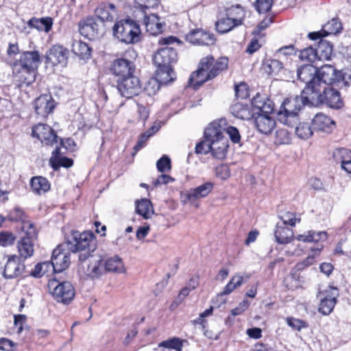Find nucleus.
I'll return each mask as SVG.
<instances>
[{"label": "nucleus", "instance_id": "nucleus-1", "mask_svg": "<svg viewBox=\"0 0 351 351\" xmlns=\"http://www.w3.org/2000/svg\"><path fill=\"white\" fill-rule=\"evenodd\" d=\"M228 64V59L226 57H221L217 60L213 56L204 57L200 60L198 69L191 74L189 81L194 82L193 86L197 88L227 69Z\"/></svg>", "mask_w": 351, "mask_h": 351}, {"label": "nucleus", "instance_id": "nucleus-2", "mask_svg": "<svg viewBox=\"0 0 351 351\" xmlns=\"http://www.w3.org/2000/svg\"><path fill=\"white\" fill-rule=\"evenodd\" d=\"M311 94H304L303 90L300 95H292L282 103L278 113V120L289 127L295 126L298 121V112L305 106H311Z\"/></svg>", "mask_w": 351, "mask_h": 351}, {"label": "nucleus", "instance_id": "nucleus-3", "mask_svg": "<svg viewBox=\"0 0 351 351\" xmlns=\"http://www.w3.org/2000/svg\"><path fill=\"white\" fill-rule=\"evenodd\" d=\"M68 250L78 254L79 261L83 263L93 255L97 249V241L91 232L73 231L71 237L66 242Z\"/></svg>", "mask_w": 351, "mask_h": 351}, {"label": "nucleus", "instance_id": "nucleus-4", "mask_svg": "<svg viewBox=\"0 0 351 351\" xmlns=\"http://www.w3.org/2000/svg\"><path fill=\"white\" fill-rule=\"evenodd\" d=\"M224 128L217 122H213L204 130V138L210 141L209 146L213 156L223 159L228 148V140L223 135Z\"/></svg>", "mask_w": 351, "mask_h": 351}, {"label": "nucleus", "instance_id": "nucleus-5", "mask_svg": "<svg viewBox=\"0 0 351 351\" xmlns=\"http://www.w3.org/2000/svg\"><path fill=\"white\" fill-rule=\"evenodd\" d=\"M114 36L121 43L135 44L141 40L139 25L131 19L117 21L112 28Z\"/></svg>", "mask_w": 351, "mask_h": 351}, {"label": "nucleus", "instance_id": "nucleus-6", "mask_svg": "<svg viewBox=\"0 0 351 351\" xmlns=\"http://www.w3.org/2000/svg\"><path fill=\"white\" fill-rule=\"evenodd\" d=\"M175 43H180L179 40L175 36H169L161 38L158 40V43L162 45H167L157 51L154 57V62L156 66H171L172 64L177 61L178 53L176 49L169 47V45Z\"/></svg>", "mask_w": 351, "mask_h": 351}, {"label": "nucleus", "instance_id": "nucleus-7", "mask_svg": "<svg viewBox=\"0 0 351 351\" xmlns=\"http://www.w3.org/2000/svg\"><path fill=\"white\" fill-rule=\"evenodd\" d=\"M311 106L324 104L334 109H340L343 106L340 93L331 86L322 88V89H315L314 93H311Z\"/></svg>", "mask_w": 351, "mask_h": 351}, {"label": "nucleus", "instance_id": "nucleus-8", "mask_svg": "<svg viewBox=\"0 0 351 351\" xmlns=\"http://www.w3.org/2000/svg\"><path fill=\"white\" fill-rule=\"evenodd\" d=\"M317 68L312 64H304L297 70L298 79L306 84L302 90L304 94H311L319 86V80H316Z\"/></svg>", "mask_w": 351, "mask_h": 351}, {"label": "nucleus", "instance_id": "nucleus-9", "mask_svg": "<svg viewBox=\"0 0 351 351\" xmlns=\"http://www.w3.org/2000/svg\"><path fill=\"white\" fill-rule=\"evenodd\" d=\"M117 89L122 97L132 98L140 94L142 86L138 77L132 74L117 81Z\"/></svg>", "mask_w": 351, "mask_h": 351}, {"label": "nucleus", "instance_id": "nucleus-10", "mask_svg": "<svg viewBox=\"0 0 351 351\" xmlns=\"http://www.w3.org/2000/svg\"><path fill=\"white\" fill-rule=\"evenodd\" d=\"M49 287H53L51 293L58 302L69 304L75 297V291L70 282L64 281L58 283L54 280L50 282Z\"/></svg>", "mask_w": 351, "mask_h": 351}, {"label": "nucleus", "instance_id": "nucleus-11", "mask_svg": "<svg viewBox=\"0 0 351 351\" xmlns=\"http://www.w3.org/2000/svg\"><path fill=\"white\" fill-rule=\"evenodd\" d=\"M25 265L17 255L10 256L3 267H0V274L5 279L19 277L25 271Z\"/></svg>", "mask_w": 351, "mask_h": 351}, {"label": "nucleus", "instance_id": "nucleus-12", "mask_svg": "<svg viewBox=\"0 0 351 351\" xmlns=\"http://www.w3.org/2000/svg\"><path fill=\"white\" fill-rule=\"evenodd\" d=\"M78 27L80 34L89 40L96 39L104 32L103 25L93 17H87L80 21Z\"/></svg>", "mask_w": 351, "mask_h": 351}, {"label": "nucleus", "instance_id": "nucleus-13", "mask_svg": "<svg viewBox=\"0 0 351 351\" xmlns=\"http://www.w3.org/2000/svg\"><path fill=\"white\" fill-rule=\"evenodd\" d=\"M338 295L337 289L333 287H329L324 292L319 291L317 295L320 300L319 312L324 315H329L337 303Z\"/></svg>", "mask_w": 351, "mask_h": 351}, {"label": "nucleus", "instance_id": "nucleus-14", "mask_svg": "<svg viewBox=\"0 0 351 351\" xmlns=\"http://www.w3.org/2000/svg\"><path fill=\"white\" fill-rule=\"evenodd\" d=\"M63 246L64 245H60L53 250L49 262L51 267L57 273L66 269L70 265V254Z\"/></svg>", "mask_w": 351, "mask_h": 351}, {"label": "nucleus", "instance_id": "nucleus-15", "mask_svg": "<svg viewBox=\"0 0 351 351\" xmlns=\"http://www.w3.org/2000/svg\"><path fill=\"white\" fill-rule=\"evenodd\" d=\"M32 136L45 145L52 146L58 143V136L50 126L45 124L38 123L33 127Z\"/></svg>", "mask_w": 351, "mask_h": 351}, {"label": "nucleus", "instance_id": "nucleus-16", "mask_svg": "<svg viewBox=\"0 0 351 351\" xmlns=\"http://www.w3.org/2000/svg\"><path fill=\"white\" fill-rule=\"evenodd\" d=\"M40 62V55L38 51H25L21 54L20 59L14 63L12 72H19V69L21 68L36 70Z\"/></svg>", "mask_w": 351, "mask_h": 351}, {"label": "nucleus", "instance_id": "nucleus-17", "mask_svg": "<svg viewBox=\"0 0 351 351\" xmlns=\"http://www.w3.org/2000/svg\"><path fill=\"white\" fill-rule=\"evenodd\" d=\"M89 264L85 271L86 275L92 280L99 279L106 274L104 258L100 254H95L88 258Z\"/></svg>", "mask_w": 351, "mask_h": 351}, {"label": "nucleus", "instance_id": "nucleus-18", "mask_svg": "<svg viewBox=\"0 0 351 351\" xmlns=\"http://www.w3.org/2000/svg\"><path fill=\"white\" fill-rule=\"evenodd\" d=\"M186 41L197 45H212L216 39L213 34L203 29H194L186 35Z\"/></svg>", "mask_w": 351, "mask_h": 351}, {"label": "nucleus", "instance_id": "nucleus-19", "mask_svg": "<svg viewBox=\"0 0 351 351\" xmlns=\"http://www.w3.org/2000/svg\"><path fill=\"white\" fill-rule=\"evenodd\" d=\"M316 80H319V84L317 89L331 86L337 80L336 69L329 64L322 66L319 69H317Z\"/></svg>", "mask_w": 351, "mask_h": 351}, {"label": "nucleus", "instance_id": "nucleus-20", "mask_svg": "<svg viewBox=\"0 0 351 351\" xmlns=\"http://www.w3.org/2000/svg\"><path fill=\"white\" fill-rule=\"evenodd\" d=\"M69 51L60 45H54L46 53L47 63L53 66L58 64L65 65L68 58Z\"/></svg>", "mask_w": 351, "mask_h": 351}, {"label": "nucleus", "instance_id": "nucleus-21", "mask_svg": "<svg viewBox=\"0 0 351 351\" xmlns=\"http://www.w3.org/2000/svg\"><path fill=\"white\" fill-rule=\"evenodd\" d=\"M213 187L214 184L211 182L204 183L196 188L191 189L186 194V198L191 204L198 207L197 200L206 197L213 191Z\"/></svg>", "mask_w": 351, "mask_h": 351}, {"label": "nucleus", "instance_id": "nucleus-22", "mask_svg": "<svg viewBox=\"0 0 351 351\" xmlns=\"http://www.w3.org/2000/svg\"><path fill=\"white\" fill-rule=\"evenodd\" d=\"M55 108V101L51 95H42L36 99L34 108L37 114L45 117L53 112Z\"/></svg>", "mask_w": 351, "mask_h": 351}, {"label": "nucleus", "instance_id": "nucleus-23", "mask_svg": "<svg viewBox=\"0 0 351 351\" xmlns=\"http://www.w3.org/2000/svg\"><path fill=\"white\" fill-rule=\"evenodd\" d=\"M134 69V64L123 58L115 60L110 67L111 73L119 78H123L132 74Z\"/></svg>", "mask_w": 351, "mask_h": 351}, {"label": "nucleus", "instance_id": "nucleus-24", "mask_svg": "<svg viewBox=\"0 0 351 351\" xmlns=\"http://www.w3.org/2000/svg\"><path fill=\"white\" fill-rule=\"evenodd\" d=\"M95 14L101 23L112 22L117 16L116 6L111 3H102L95 10Z\"/></svg>", "mask_w": 351, "mask_h": 351}, {"label": "nucleus", "instance_id": "nucleus-25", "mask_svg": "<svg viewBox=\"0 0 351 351\" xmlns=\"http://www.w3.org/2000/svg\"><path fill=\"white\" fill-rule=\"evenodd\" d=\"M254 117L256 128L262 134H270L276 126L274 118L269 115V113L256 114Z\"/></svg>", "mask_w": 351, "mask_h": 351}, {"label": "nucleus", "instance_id": "nucleus-26", "mask_svg": "<svg viewBox=\"0 0 351 351\" xmlns=\"http://www.w3.org/2000/svg\"><path fill=\"white\" fill-rule=\"evenodd\" d=\"M65 152H62L60 147H56L53 151L49 162L54 170H58L60 167L69 168L73 166V160L71 158L64 156Z\"/></svg>", "mask_w": 351, "mask_h": 351}, {"label": "nucleus", "instance_id": "nucleus-27", "mask_svg": "<svg viewBox=\"0 0 351 351\" xmlns=\"http://www.w3.org/2000/svg\"><path fill=\"white\" fill-rule=\"evenodd\" d=\"M311 124L314 130L330 132L335 123L326 114L317 113L313 118Z\"/></svg>", "mask_w": 351, "mask_h": 351}, {"label": "nucleus", "instance_id": "nucleus-28", "mask_svg": "<svg viewBox=\"0 0 351 351\" xmlns=\"http://www.w3.org/2000/svg\"><path fill=\"white\" fill-rule=\"evenodd\" d=\"M250 106L253 111L256 112V114L259 113H270L274 109L273 102L260 93H257L253 97Z\"/></svg>", "mask_w": 351, "mask_h": 351}, {"label": "nucleus", "instance_id": "nucleus-29", "mask_svg": "<svg viewBox=\"0 0 351 351\" xmlns=\"http://www.w3.org/2000/svg\"><path fill=\"white\" fill-rule=\"evenodd\" d=\"M230 111L234 117L243 120H250L256 115L250 105L239 102L234 104Z\"/></svg>", "mask_w": 351, "mask_h": 351}, {"label": "nucleus", "instance_id": "nucleus-30", "mask_svg": "<svg viewBox=\"0 0 351 351\" xmlns=\"http://www.w3.org/2000/svg\"><path fill=\"white\" fill-rule=\"evenodd\" d=\"M276 241L279 244H287L293 240L294 233L291 228L277 223L274 231Z\"/></svg>", "mask_w": 351, "mask_h": 351}, {"label": "nucleus", "instance_id": "nucleus-31", "mask_svg": "<svg viewBox=\"0 0 351 351\" xmlns=\"http://www.w3.org/2000/svg\"><path fill=\"white\" fill-rule=\"evenodd\" d=\"M14 77L20 86L25 84L28 86L34 82L36 80V70L27 68L19 69V72H12Z\"/></svg>", "mask_w": 351, "mask_h": 351}, {"label": "nucleus", "instance_id": "nucleus-32", "mask_svg": "<svg viewBox=\"0 0 351 351\" xmlns=\"http://www.w3.org/2000/svg\"><path fill=\"white\" fill-rule=\"evenodd\" d=\"M105 269L107 272L123 273L125 267L122 259L117 255L104 258Z\"/></svg>", "mask_w": 351, "mask_h": 351}, {"label": "nucleus", "instance_id": "nucleus-33", "mask_svg": "<svg viewBox=\"0 0 351 351\" xmlns=\"http://www.w3.org/2000/svg\"><path fill=\"white\" fill-rule=\"evenodd\" d=\"M145 25L147 32H150L151 34L157 35L162 32L164 24L159 21V18L156 14L147 16L145 14Z\"/></svg>", "mask_w": 351, "mask_h": 351}, {"label": "nucleus", "instance_id": "nucleus-34", "mask_svg": "<svg viewBox=\"0 0 351 351\" xmlns=\"http://www.w3.org/2000/svg\"><path fill=\"white\" fill-rule=\"evenodd\" d=\"M30 185L32 191L38 195L48 191L50 189V184L47 178L42 176L34 177L31 179Z\"/></svg>", "mask_w": 351, "mask_h": 351}, {"label": "nucleus", "instance_id": "nucleus-35", "mask_svg": "<svg viewBox=\"0 0 351 351\" xmlns=\"http://www.w3.org/2000/svg\"><path fill=\"white\" fill-rule=\"evenodd\" d=\"M18 251L20 254L19 257L23 261L31 257L34 253L33 241L28 238H22L18 243Z\"/></svg>", "mask_w": 351, "mask_h": 351}, {"label": "nucleus", "instance_id": "nucleus-36", "mask_svg": "<svg viewBox=\"0 0 351 351\" xmlns=\"http://www.w3.org/2000/svg\"><path fill=\"white\" fill-rule=\"evenodd\" d=\"M226 14L237 26L243 24L245 17V11L239 5H233L228 8Z\"/></svg>", "mask_w": 351, "mask_h": 351}, {"label": "nucleus", "instance_id": "nucleus-37", "mask_svg": "<svg viewBox=\"0 0 351 351\" xmlns=\"http://www.w3.org/2000/svg\"><path fill=\"white\" fill-rule=\"evenodd\" d=\"M136 211L145 219L150 218L154 213L152 202L146 198L136 202Z\"/></svg>", "mask_w": 351, "mask_h": 351}, {"label": "nucleus", "instance_id": "nucleus-38", "mask_svg": "<svg viewBox=\"0 0 351 351\" xmlns=\"http://www.w3.org/2000/svg\"><path fill=\"white\" fill-rule=\"evenodd\" d=\"M317 60H328L330 59L332 46L330 43L324 40H320L317 48H315Z\"/></svg>", "mask_w": 351, "mask_h": 351}, {"label": "nucleus", "instance_id": "nucleus-39", "mask_svg": "<svg viewBox=\"0 0 351 351\" xmlns=\"http://www.w3.org/2000/svg\"><path fill=\"white\" fill-rule=\"evenodd\" d=\"M53 25V20L50 17H45L41 19L32 18L28 21V25L34 27L38 31L44 30L45 32H49Z\"/></svg>", "mask_w": 351, "mask_h": 351}, {"label": "nucleus", "instance_id": "nucleus-40", "mask_svg": "<svg viewBox=\"0 0 351 351\" xmlns=\"http://www.w3.org/2000/svg\"><path fill=\"white\" fill-rule=\"evenodd\" d=\"M250 276L247 275L245 277L240 275H235L232 276L230 282L225 286L221 295H228L232 293L235 289L241 287L243 282L247 281Z\"/></svg>", "mask_w": 351, "mask_h": 351}, {"label": "nucleus", "instance_id": "nucleus-41", "mask_svg": "<svg viewBox=\"0 0 351 351\" xmlns=\"http://www.w3.org/2000/svg\"><path fill=\"white\" fill-rule=\"evenodd\" d=\"M157 77L159 84H169L175 80L176 75L171 66H157Z\"/></svg>", "mask_w": 351, "mask_h": 351}, {"label": "nucleus", "instance_id": "nucleus-42", "mask_svg": "<svg viewBox=\"0 0 351 351\" xmlns=\"http://www.w3.org/2000/svg\"><path fill=\"white\" fill-rule=\"evenodd\" d=\"M215 27L218 32L226 34L238 26L226 14V16H223L216 21Z\"/></svg>", "mask_w": 351, "mask_h": 351}, {"label": "nucleus", "instance_id": "nucleus-43", "mask_svg": "<svg viewBox=\"0 0 351 351\" xmlns=\"http://www.w3.org/2000/svg\"><path fill=\"white\" fill-rule=\"evenodd\" d=\"M263 66L268 75H276L283 69V64L278 60H267Z\"/></svg>", "mask_w": 351, "mask_h": 351}, {"label": "nucleus", "instance_id": "nucleus-44", "mask_svg": "<svg viewBox=\"0 0 351 351\" xmlns=\"http://www.w3.org/2000/svg\"><path fill=\"white\" fill-rule=\"evenodd\" d=\"M342 29V25L341 22L337 19H332L328 23H326L322 28V32L324 33V36L329 34H335Z\"/></svg>", "mask_w": 351, "mask_h": 351}, {"label": "nucleus", "instance_id": "nucleus-45", "mask_svg": "<svg viewBox=\"0 0 351 351\" xmlns=\"http://www.w3.org/2000/svg\"><path fill=\"white\" fill-rule=\"evenodd\" d=\"M313 130L308 123H300L295 127V132L300 138L306 140L312 136Z\"/></svg>", "mask_w": 351, "mask_h": 351}, {"label": "nucleus", "instance_id": "nucleus-46", "mask_svg": "<svg viewBox=\"0 0 351 351\" xmlns=\"http://www.w3.org/2000/svg\"><path fill=\"white\" fill-rule=\"evenodd\" d=\"M73 51L82 59H88L90 56L91 49L86 43L77 42L73 45Z\"/></svg>", "mask_w": 351, "mask_h": 351}, {"label": "nucleus", "instance_id": "nucleus-47", "mask_svg": "<svg viewBox=\"0 0 351 351\" xmlns=\"http://www.w3.org/2000/svg\"><path fill=\"white\" fill-rule=\"evenodd\" d=\"M333 158L341 167L351 160V151L346 148H338L333 152Z\"/></svg>", "mask_w": 351, "mask_h": 351}, {"label": "nucleus", "instance_id": "nucleus-48", "mask_svg": "<svg viewBox=\"0 0 351 351\" xmlns=\"http://www.w3.org/2000/svg\"><path fill=\"white\" fill-rule=\"evenodd\" d=\"M323 246L322 245H318L316 248H311L313 254L309 255L305 260L303 261L298 263L295 265V269L297 271L302 270L305 267L311 265L314 261V256L317 255L320 250L322 249Z\"/></svg>", "mask_w": 351, "mask_h": 351}, {"label": "nucleus", "instance_id": "nucleus-49", "mask_svg": "<svg viewBox=\"0 0 351 351\" xmlns=\"http://www.w3.org/2000/svg\"><path fill=\"white\" fill-rule=\"evenodd\" d=\"M51 267L49 262H43L38 263L34 270L31 272V275L35 278H40L44 276Z\"/></svg>", "mask_w": 351, "mask_h": 351}, {"label": "nucleus", "instance_id": "nucleus-50", "mask_svg": "<svg viewBox=\"0 0 351 351\" xmlns=\"http://www.w3.org/2000/svg\"><path fill=\"white\" fill-rule=\"evenodd\" d=\"M275 143L278 145L288 144L291 141L289 132L284 128L278 129L276 132Z\"/></svg>", "mask_w": 351, "mask_h": 351}, {"label": "nucleus", "instance_id": "nucleus-51", "mask_svg": "<svg viewBox=\"0 0 351 351\" xmlns=\"http://www.w3.org/2000/svg\"><path fill=\"white\" fill-rule=\"evenodd\" d=\"M300 58L302 60H306L309 62H315L317 58L316 54L315 49L309 47L300 51Z\"/></svg>", "mask_w": 351, "mask_h": 351}, {"label": "nucleus", "instance_id": "nucleus-52", "mask_svg": "<svg viewBox=\"0 0 351 351\" xmlns=\"http://www.w3.org/2000/svg\"><path fill=\"white\" fill-rule=\"evenodd\" d=\"M274 4V0H256L254 7L258 13H266L269 12Z\"/></svg>", "mask_w": 351, "mask_h": 351}, {"label": "nucleus", "instance_id": "nucleus-53", "mask_svg": "<svg viewBox=\"0 0 351 351\" xmlns=\"http://www.w3.org/2000/svg\"><path fill=\"white\" fill-rule=\"evenodd\" d=\"M156 167L159 172L165 173L171 169V159L167 155H163L156 162Z\"/></svg>", "mask_w": 351, "mask_h": 351}, {"label": "nucleus", "instance_id": "nucleus-54", "mask_svg": "<svg viewBox=\"0 0 351 351\" xmlns=\"http://www.w3.org/2000/svg\"><path fill=\"white\" fill-rule=\"evenodd\" d=\"M22 230L25 233V237L23 238H28L30 240H34L36 237V228L34 224L28 221H23Z\"/></svg>", "mask_w": 351, "mask_h": 351}, {"label": "nucleus", "instance_id": "nucleus-55", "mask_svg": "<svg viewBox=\"0 0 351 351\" xmlns=\"http://www.w3.org/2000/svg\"><path fill=\"white\" fill-rule=\"evenodd\" d=\"M134 1L145 14H146V10L156 8L160 3L159 0H134Z\"/></svg>", "mask_w": 351, "mask_h": 351}, {"label": "nucleus", "instance_id": "nucleus-56", "mask_svg": "<svg viewBox=\"0 0 351 351\" xmlns=\"http://www.w3.org/2000/svg\"><path fill=\"white\" fill-rule=\"evenodd\" d=\"M160 346L181 351L182 343L178 338H173L161 342Z\"/></svg>", "mask_w": 351, "mask_h": 351}, {"label": "nucleus", "instance_id": "nucleus-57", "mask_svg": "<svg viewBox=\"0 0 351 351\" xmlns=\"http://www.w3.org/2000/svg\"><path fill=\"white\" fill-rule=\"evenodd\" d=\"M280 219L283 221L281 225L287 226L289 225L291 226H295L296 222H299L300 221V218L295 217V215L293 213L286 212L281 217Z\"/></svg>", "mask_w": 351, "mask_h": 351}, {"label": "nucleus", "instance_id": "nucleus-58", "mask_svg": "<svg viewBox=\"0 0 351 351\" xmlns=\"http://www.w3.org/2000/svg\"><path fill=\"white\" fill-rule=\"evenodd\" d=\"M273 22L272 17L266 16L254 29L253 34L255 36L261 37V32L267 28Z\"/></svg>", "mask_w": 351, "mask_h": 351}, {"label": "nucleus", "instance_id": "nucleus-59", "mask_svg": "<svg viewBox=\"0 0 351 351\" xmlns=\"http://www.w3.org/2000/svg\"><path fill=\"white\" fill-rule=\"evenodd\" d=\"M9 220L10 221H25V215L23 210L19 207H15L13 210H12L8 216Z\"/></svg>", "mask_w": 351, "mask_h": 351}, {"label": "nucleus", "instance_id": "nucleus-60", "mask_svg": "<svg viewBox=\"0 0 351 351\" xmlns=\"http://www.w3.org/2000/svg\"><path fill=\"white\" fill-rule=\"evenodd\" d=\"M210 141H208L207 138H204V140L202 142L198 143L195 146V153L197 154H207L210 152V147L209 146Z\"/></svg>", "mask_w": 351, "mask_h": 351}, {"label": "nucleus", "instance_id": "nucleus-61", "mask_svg": "<svg viewBox=\"0 0 351 351\" xmlns=\"http://www.w3.org/2000/svg\"><path fill=\"white\" fill-rule=\"evenodd\" d=\"M15 240L14 234L8 232H3L0 233V245L8 246L12 245Z\"/></svg>", "mask_w": 351, "mask_h": 351}, {"label": "nucleus", "instance_id": "nucleus-62", "mask_svg": "<svg viewBox=\"0 0 351 351\" xmlns=\"http://www.w3.org/2000/svg\"><path fill=\"white\" fill-rule=\"evenodd\" d=\"M159 88L158 81L156 79H151L147 82L144 90L147 95H154L159 90Z\"/></svg>", "mask_w": 351, "mask_h": 351}, {"label": "nucleus", "instance_id": "nucleus-63", "mask_svg": "<svg viewBox=\"0 0 351 351\" xmlns=\"http://www.w3.org/2000/svg\"><path fill=\"white\" fill-rule=\"evenodd\" d=\"M235 95L237 98L245 99L249 96L247 85L245 83H241L234 86Z\"/></svg>", "mask_w": 351, "mask_h": 351}, {"label": "nucleus", "instance_id": "nucleus-64", "mask_svg": "<svg viewBox=\"0 0 351 351\" xmlns=\"http://www.w3.org/2000/svg\"><path fill=\"white\" fill-rule=\"evenodd\" d=\"M226 133L228 134L230 140L234 143H238L240 142L241 136L238 129L233 126H229L226 129H224Z\"/></svg>", "mask_w": 351, "mask_h": 351}]
</instances>
